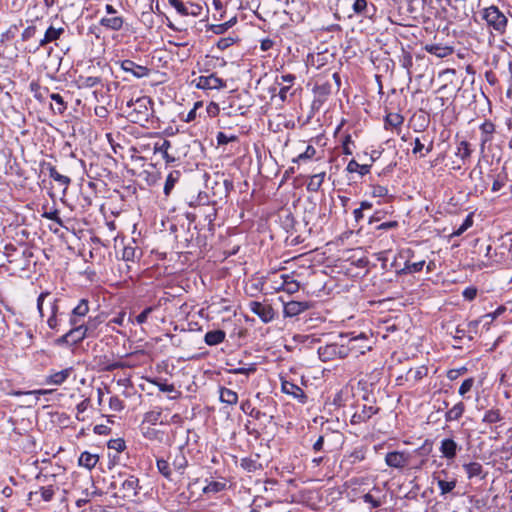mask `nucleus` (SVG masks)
I'll return each instance as SVG.
<instances>
[{
	"instance_id": "49",
	"label": "nucleus",
	"mask_w": 512,
	"mask_h": 512,
	"mask_svg": "<svg viewBox=\"0 0 512 512\" xmlns=\"http://www.w3.org/2000/svg\"><path fill=\"white\" fill-rule=\"evenodd\" d=\"M424 265H425L424 260H421L418 262L406 261L404 268L401 270V273L412 274V273L420 272L423 269Z\"/></svg>"
},
{
	"instance_id": "54",
	"label": "nucleus",
	"mask_w": 512,
	"mask_h": 512,
	"mask_svg": "<svg viewBox=\"0 0 512 512\" xmlns=\"http://www.w3.org/2000/svg\"><path fill=\"white\" fill-rule=\"evenodd\" d=\"M42 217L54 221L57 225L64 227L63 220L59 216V211L57 209L51 211H45L42 214Z\"/></svg>"
},
{
	"instance_id": "9",
	"label": "nucleus",
	"mask_w": 512,
	"mask_h": 512,
	"mask_svg": "<svg viewBox=\"0 0 512 512\" xmlns=\"http://www.w3.org/2000/svg\"><path fill=\"white\" fill-rule=\"evenodd\" d=\"M447 476L448 473L445 470H441L433 476L434 480L437 482L441 495L452 492L457 484V479L455 477L448 478Z\"/></svg>"
},
{
	"instance_id": "36",
	"label": "nucleus",
	"mask_w": 512,
	"mask_h": 512,
	"mask_svg": "<svg viewBox=\"0 0 512 512\" xmlns=\"http://www.w3.org/2000/svg\"><path fill=\"white\" fill-rule=\"evenodd\" d=\"M141 257V251L134 245L128 244L123 248L122 259L126 262H134Z\"/></svg>"
},
{
	"instance_id": "26",
	"label": "nucleus",
	"mask_w": 512,
	"mask_h": 512,
	"mask_svg": "<svg viewBox=\"0 0 512 512\" xmlns=\"http://www.w3.org/2000/svg\"><path fill=\"white\" fill-rule=\"evenodd\" d=\"M473 150L468 141L462 140L458 143L455 156L459 158L462 164H466L470 160Z\"/></svg>"
},
{
	"instance_id": "40",
	"label": "nucleus",
	"mask_w": 512,
	"mask_h": 512,
	"mask_svg": "<svg viewBox=\"0 0 512 512\" xmlns=\"http://www.w3.org/2000/svg\"><path fill=\"white\" fill-rule=\"evenodd\" d=\"M371 165L359 164L356 160L352 159L348 163L346 170L349 173L358 172L361 176H364L370 172Z\"/></svg>"
},
{
	"instance_id": "62",
	"label": "nucleus",
	"mask_w": 512,
	"mask_h": 512,
	"mask_svg": "<svg viewBox=\"0 0 512 512\" xmlns=\"http://www.w3.org/2000/svg\"><path fill=\"white\" fill-rule=\"evenodd\" d=\"M506 179H507V174H504V175H498V177L493 181V184H492V191L493 192H497L499 191L502 187H504L505 183H506Z\"/></svg>"
},
{
	"instance_id": "21",
	"label": "nucleus",
	"mask_w": 512,
	"mask_h": 512,
	"mask_svg": "<svg viewBox=\"0 0 512 512\" xmlns=\"http://www.w3.org/2000/svg\"><path fill=\"white\" fill-rule=\"evenodd\" d=\"M64 33V27L49 26L45 31L44 37L39 41V46L45 47L49 43L57 41Z\"/></svg>"
},
{
	"instance_id": "15",
	"label": "nucleus",
	"mask_w": 512,
	"mask_h": 512,
	"mask_svg": "<svg viewBox=\"0 0 512 512\" xmlns=\"http://www.w3.org/2000/svg\"><path fill=\"white\" fill-rule=\"evenodd\" d=\"M89 301L88 299H81L79 303L72 309L69 318V324H77V322L82 323L83 318L89 313Z\"/></svg>"
},
{
	"instance_id": "51",
	"label": "nucleus",
	"mask_w": 512,
	"mask_h": 512,
	"mask_svg": "<svg viewBox=\"0 0 512 512\" xmlns=\"http://www.w3.org/2000/svg\"><path fill=\"white\" fill-rule=\"evenodd\" d=\"M428 369L425 366H420L416 369H410L407 372V378L414 381H419L427 375Z\"/></svg>"
},
{
	"instance_id": "6",
	"label": "nucleus",
	"mask_w": 512,
	"mask_h": 512,
	"mask_svg": "<svg viewBox=\"0 0 512 512\" xmlns=\"http://www.w3.org/2000/svg\"><path fill=\"white\" fill-rule=\"evenodd\" d=\"M411 455L407 451H392L385 456L387 466L395 469H403L410 462Z\"/></svg>"
},
{
	"instance_id": "55",
	"label": "nucleus",
	"mask_w": 512,
	"mask_h": 512,
	"mask_svg": "<svg viewBox=\"0 0 512 512\" xmlns=\"http://www.w3.org/2000/svg\"><path fill=\"white\" fill-rule=\"evenodd\" d=\"M315 154L316 149L312 145H308L303 153L299 154L296 158L293 159V162L311 159L315 156Z\"/></svg>"
},
{
	"instance_id": "63",
	"label": "nucleus",
	"mask_w": 512,
	"mask_h": 512,
	"mask_svg": "<svg viewBox=\"0 0 512 512\" xmlns=\"http://www.w3.org/2000/svg\"><path fill=\"white\" fill-rule=\"evenodd\" d=\"M154 307L153 306H149V307H146L137 317H136V322L138 324H143L146 322L148 316L154 311Z\"/></svg>"
},
{
	"instance_id": "59",
	"label": "nucleus",
	"mask_w": 512,
	"mask_h": 512,
	"mask_svg": "<svg viewBox=\"0 0 512 512\" xmlns=\"http://www.w3.org/2000/svg\"><path fill=\"white\" fill-rule=\"evenodd\" d=\"M177 179H178V176H174L173 173H170L167 176L166 181H165V185H164V193L166 195H169V193L173 189Z\"/></svg>"
},
{
	"instance_id": "60",
	"label": "nucleus",
	"mask_w": 512,
	"mask_h": 512,
	"mask_svg": "<svg viewBox=\"0 0 512 512\" xmlns=\"http://www.w3.org/2000/svg\"><path fill=\"white\" fill-rule=\"evenodd\" d=\"M50 296H51L50 292L44 291V292L40 293V295L37 298V310H38V312H39L41 317H44V312H43L44 301L47 298H49Z\"/></svg>"
},
{
	"instance_id": "43",
	"label": "nucleus",
	"mask_w": 512,
	"mask_h": 512,
	"mask_svg": "<svg viewBox=\"0 0 512 512\" xmlns=\"http://www.w3.org/2000/svg\"><path fill=\"white\" fill-rule=\"evenodd\" d=\"M240 466L250 473L262 469V465L258 462V459H253L251 457L243 458L241 460Z\"/></svg>"
},
{
	"instance_id": "46",
	"label": "nucleus",
	"mask_w": 512,
	"mask_h": 512,
	"mask_svg": "<svg viewBox=\"0 0 512 512\" xmlns=\"http://www.w3.org/2000/svg\"><path fill=\"white\" fill-rule=\"evenodd\" d=\"M226 482L221 481H211L204 488V494H216L226 489Z\"/></svg>"
},
{
	"instance_id": "29",
	"label": "nucleus",
	"mask_w": 512,
	"mask_h": 512,
	"mask_svg": "<svg viewBox=\"0 0 512 512\" xmlns=\"http://www.w3.org/2000/svg\"><path fill=\"white\" fill-rule=\"evenodd\" d=\"M72 371L73 369L70 367L61 371L54 372L47 377L46 383L52 385H61L68 379Z\"/></svg>"
},
{
	"instance_id": "64",
	"label": "nucleus",
	"mask_w": 512,
	"mask_h": 512,
	"mask_svg": "<svg viewBox=\"0 0 512 512\" xmlns=\"http://www.w3.org/2000/svg\"><path fill=\"white\" fill-rule=\"evenodd\" d=\"M462 295L463 297L468 300V301H472L476 298L477 296V288L476 287H473V286H469L467 288L464 289V291L462 292Z\"/></svg>"
},
{
	"instance_id": "30",
	"label": "nucleus",
	"mask_w": 512,
	"mask_h": 512,
	"mask_svg": "<svg viewBox=\"0 0 512 512\" xmlns=\"http://www.w3.org/2000/svg\"><path fill=\"white\" fill-rule=\"evenodd\" d=\"M463 469L465 470L469 479L474 477L484 479L486 477V473L483 471V466L478 462L466 463L463 465Z\"/></svg>"
},
{
	"instance_id": "48",
	"label": "nucleus",
	"mask_w": 512,
	"mask_h": 512,
	"mask_svg": "<svg viewBox=\"0 0 512 512\" xmlns=\"http://www.w3.org/2000/svg\"><path fill=\"white\" fill-rule=\"evenodd\" d=\"M51 100L56 103V108L51 106L54 112L58 114H63L67 109V103L64 101L63 97L58 93L50 94Z\"/></svg>"
},
{
	"instance_id": "25",
	"label": "nucleus",
	"mask_w": 512,
	"mask_h": 512,
	"mask_svg": "<svg viewBox=\"0 0 512 512\" xmlns=\"http://www.w3.org/2000/svg\"><path fill=\"white\" fill-rule=\"evenodd\" d=\"M318 355L321 361L328 362L337 358V342L326 344L318 348Z\"/></svg>"
},
{
	"instance_id": "14",
	"label": "nucleus",
	"mask_w": 512,
	"mask_h": 512,
	"mask_svg": "<svg viewBox=\"0 0 512 512\" xmlns=\"http://www.w3.org/2000/svg\"><path fill=\"white\" fill-rule=\"evenodd\" d=\"M296 80V76L293 74H286L277 76L275 84L280 86L278 96L282 102L287 100V94Z\"/></svg>"
},
{
	"instance_id": "58",
	"label": "nucleus",
	"mask_w": 512,
	"mask_h": 512,
	"mask_svg": "<svg viewBox=\"0 0 512 512\" xmlns=\"http://www.w3.org/2000/svg\"><path fill=\"white\" fill-rule=\"evenodd\" d=\"M109 407L112 411L119 412L124 409V403L118 396H112L109 400Z\"/></svg>"
},
{
	"instance_id": "20",
	"label": "nucleus",
	"mask_w": 512,
	"mask_h": 512,
	"mask_svg": "<svg viewBox=\"0 0 512 512\" xmlns=\"http://www.w3.org/2000/svg\"><path fill=\"white\" fill-rule=\"evenodd\" d=\"M59 301L60 300L58 298H51L49 301L50 316L47 319V325L51 330L54 331H59L60 328V321L58 319Z\"/></svg>"
},
{
	"instance_id": "4",
	"label": "nucleus",
	"mask_w": 512,
	"mask_h": 512,
	"mask_svg": "<svg viewBox=\"0 0 512 512\" xmlns=\"http://www.w3.org/2000/svg\"><path fill=\"white\" fill-rule=\"evenodd\" d=\"M169 4L182 16L200 17L204 12L201 4L181 0H168Z\"/></svg>"
},
{
	"instance_id": "5",
	"label": "nucleus",
	"mask_w": 512,
	"mask_h": 512,
	"mask_svg": "<svg viewBox=\"0 0 512 512\" xmlns=\"http://www.w3.org/2000/svg\"><path fill=\"white\" fill-rule=\"evenodd\" d=\"M71 328L63 334L59 339V343H67L71 345H76L80 342H82L84 339L88 338L87 336H84V328L83 324L77 322V324H69Z\"/></svg>"
},
{
	"instance_id": "24",
	"label": "nucleus",
	"mask_w": 512,
	"mask_h": 512,
	"mask_svg": "<svg viewBox=\"0 0 512 512\" xmlns=\"http://www.w3.org/2000/svg\"><path fill=\"white\" fill-rule=\"evenodd\" d=\"M171 146L172 145L169 140L163 139L154 144V153H160L166 163H174L176 161V157L169 152Z\"/></svg>"
},
{
	"instance_id": "37",
	"label": "nucleus",
	"mask_w": 512,
	"mask_h": 512,
	"mask_svg": "<svg viewBox=\"0 0 512 512\" xmlns=\"http://www.w3.org/2000/svg\"><path fill=\"white\" fill-rule=\"evenodd\" d=\"M219 393V399L222 403L235 405L238 402V394L231 389L221 387Z\"/></svg>"
},
{
	"instance_id": "57",
	"label": "nucleus",
	"mask_w": 512,
	"mask_h": 512,
	"mask_svg": "<svg viewBox=\"0 0 512 512\" xmlns=\"http://www.w3.org/2000/svg\"><path fill=\"white\" fill-rule=\"evenodd\" d=\"M107 446L109 449H113L117 452H122L126 448L125 441L122 438L109 440Z\"/></svg>"
},
{
	"instance_id": "7",
	"label": "nucleus",
	"mask_w": 512,
	"mask_h": 512,
	"mask_svg": "<svg viewBox=\"0 0 512 512\" xmlns=\"http://www.w3.org/2000/svg\"><path fill=\"white\" fill-rule=\"evenodd\" d=\"M348 338L349 344L351 345L353 354H355V356L363 355L372 349V344L369 337L363 332L357 336H348Z\"/></svg>"
},
{
	"instance_id": "50",
	"label": "nucleus",
	"mask_w": 512,
	"mask_h": 512,
	"mask_svg": "<svg viewBox=\"0 0 512 512\" xmlns=\"http://www.w3.org/2000/svg\"><path fill=\"white\" fill-rule=\"evenodd\" d=\"M101 79L99 77L89 76L83 77L80 76L78 79V84L80 88H92L100 84Z\"/></svg>"
},
{
	"instance_id": "16",
	"label": "nucleus",
	"mask_w": 512,
	"mask_h": 512,
	"mask_svg": "<svg viewBox=\"0 0 512 512\" xmlns=\"http://www.w3.org/2000/svg\"><path fill=\"white\" fill-rule=\"evenodd\" d=\"M103 317L101 315H96L94 317L89 316L87 321H83L84 328V336L88 338H97L99 336L98 328L103 323Z\"/></svg>"
},
{
	"instance_id": "22",
	"label": "nucleus",
	"mask_w": 512,
	"mask_h": 512,
	"mask_svg": "<svg viewBox=\"0 0 512 512\" xmlns=\"http://www.w3.org/2000/svg\"><path fill=\"white\" fill-rule=\"evenodd\" d=\"M439 449L443 457L452 460L456 457L459 446L453 439L445 438L441 441Z\"/></svg>"
},
{
	"instance_id": "44",
	"label": "nucleus",
	"mask_w": 512,
	"mask_h": 512,
	"mask_svg": "<svg viewBox=\"0 0 512 512\" xmlns=\"http://www.w3.org/2000/svg\"><path fill=\"white\" fill-rule=\"evenodd\" d=\"M473 223V213H470L466 216L463 223L451 233L450 238L461 236L465 231L472 227Z\"/></svg>"
},
{
	"instance_id": "33",
	"label": "nucleus",
	"mask_w": 512,
	"mask_h": 512,
	"mask_svg": "<svg viewBox=\"0 0 512 512\" xmlns=\"http://www.w3.org/2000/svg\"><path fill=\"white\" fill-rule=\"evenodd\" d=\"M99 461V456L97 454H92L88 451H84L81 453L78 464L82 467H85L89 470L93 469Z\"/></svg>"
},
{
	"instance_id": "53",
	"label": "nucleus",
	"mask_w": 512,
	"mask_h": 512,
	"mask_svg": "<svg viewBox=\"0 0 512 512\" xmlns=\"http://www.w3.org/2000/svg\"><path fill=\"white\" fill-rule=\"evenodd\" d=\"M161 410H152L145 414L144 421L152 425H156L161 418Z\"/></svg>"
},
{
	"instance_id": "17",
	"label": "nucleus",
	"mask_w": 512,
	"mask_h": 512,
	"mask_svg": "<svg viewBox=\"0 0 512 512\" xmlns=\"http://www.w3.org/2000/svg\"><path fill=\"white\" fill-rule=\"evenodd\" d=\"M281 390L283 393L293 396L302 404L307 401V396L303 389L288 380H282Z\"/></svg>"
},
{
	"instance_id": "35",
	"label": "nucleus",
	"mask_w": 512,
	"mask_h": 512,
	"mask_svg": "<svg viewBox=\"0 0 512 512\" xmlns=\"http://www.w3.org/2000/svg\"><path fill=\"white\" fill-rule=\"evenodd\" d=\"M39 493L42 500L49 502L54 497L55 489L52 485L40 487L39 491H31L29 493V500H32L34 497L38 496Z\"/></svg>"
},
{
	"instance_id": "27",
	"label": "nucleus",
	"mask_w": 512,
	"mask_h": 512,
	"mask_svg": "<svg viewBox=\"0 0 512 512\" xmlns=\"http://www.w3.org/2000/svg\"><path fill=\"white\" fill-rule=\"evenodd\" d=\"M124 19L120 16H105L100 19V25L112 30V31H118L123 27Z\"/></svg>"
},
{
	"instance_id": "11",
	"label": "nucleus",
	"mask_w": 512,
	"mask_h": 512,
	"mask_svg": "<svg viewBox=\"0 0 512 512\" xmlns=\"http://www.w3.org/2000/svg\"><path fill=\"white\" fill-rule=\"evenodd\" d=\"M196 86L199 89H221L226 86L225 81L222 78L216 76V74L212 73L207 76H200L197 78Z\"/></svg>"
},
{
	"instance_id": "28",
	"label": "nucleus",
	"mask_w": 512,
	"mask_h": 512,
	"mask_svg": "<svg viewBox=\"0 0 512 512\" xmlns=\"http://www.w3.org/2000/svg\"><path fill=\"white\" fill-rule=\"evenodd\" d=\"M169 458H172V466L174 470L181 475L184 474L185 469L188 466V460L182 449H179L173 457L170 455Z\"/></svg>"
},
{
	"instance_id": "1",
	"label": "nucleus",
	"mask_w": 512,
	"mask_h": 512,
	"mask_svg": "<svg viewBox=\"0 0 512 512\" xmlns=\"http://www.w3.org/2000/svg\"><path fill=\"white\" fill-rule=\"evenodd\" d=\"M151 105V99L146 96L139 97L136 100L131 99L127 102L124 112L131 122L144 126L151 115Z\"/></svg>"
},
{
	"instance_id": "8",
	"label": "nucleus",
	"mask_w": 512,
	"mask_h": 512,
	"mask_svg": "<svg viewBox=\"0 0 512 512\" xmlns=\"http://www.w3.org/2000/svg\"><path fill=\"white\" fill-rule=\"evenodd\" d=\"M352 11L355 15L372 20L377 12L376 6L367 0H354Z\"/></svg>"
},
{
	"instance_id": "52",
	"label": "nucleus",
	"mask_w": 512,
	"mask_h": 512,
	"mask_svg": "<svg viewBox=\"0 0 512 512\" xmlns=\"http://www.w3.org/2000/svg\"><path fill=\"white\" fill-rule=\"evenodd\" d=\"M314 92L319 97L326 98L328 95L331 94V84L329 82L318 84L314 87Z\"/></svg>"
},
{
	"instance_id": "45",
	"label": "nucleus",
	"mask_w": 512,
	"mask_h": 512,
	"mask_svg": "<svg viewBox=\"0 0 512 512\" xmlns=\"http://www.w3.org/2000/svg\"><path fill=\"white\" fill-rule=\"evenodd\" d=\"M404 118L398 113H389L385 117V128H397L402 125Z\"/></svg>"
},
{
	"instance_id": "2",
	"label": "nucleus",
	"mask_w": 512,
	"mask_h": 512,
	"mask_svg": "<svg viewBox=\"0 0 512 512\" xmlns=\"http://www.w3.org/2000/svg\"><path fill=\"white\" fill-rule=\"evenodd\" d=\"M481 15L482 19L486 22L487 27L494 31L496 35L502 36L506 33L509 20L498 6L491 5L483 8Z\"/></svg>"
},
{
	"instance_id": "10",
	"label": "nucleus",
	"mask_w": 512,
	"mask_h": 512,
	"mask_svg": "<svg viewBox=\"0 0 512 512\" xmlns=\"http://www.w3.org/2000/svg\"><path fill=\"white\" fill-rule=\"evenodd\" d=\"M249 307L250 310L256 314L264 323H269L274 319V310L270 305L252 301L250 302Z\"/></svg>"
},
{
	"instance_id": "39",
	"label": "nucleus",
	"mask_w": 512,
	"mask_h": 512,
	"mask_svg": "<svg viewBox=\"0 0 512 512\" xmlns=\"http://www.w3.org/2000/svg\"><path fill=\"white\" fill-rule=\"evenodd\" d=\"M156 467L158 472L167 480H172V469L168 460L163 458L156 459Z\"/></svg>"
},
{
	"instance_id": "3",
	"label": "nucleus",
	"mask_w": 512,
	"mask_h": 512,
	"mask_svg": "<svg viewBox=\"0 0 512 512\" xmlns=\"http://www.w3.org/2000/svg\"><path fill=\"white\" fill-rule=\"evenodd\" d=\"M113 479L110 487L113 489L119 487L123 499L132 500L138 496L139 490L141 489L138 477L120 472L117 476H113Z\"/></svg>"
},
{
	"instance_id": "18",
	"label": "nucleus",
	"mask_w": 512,
	"mask_h": 512,
	"mask_svg": "<svg viewBox=\"0 0 512 512\" xmlns=\"http://www.w3.org/2000/svg\"><path fill=\"white\" fill-rule=\"evenodd\" d=\"M310 307L309 302L292 300L284 304L283 312L286 317H294L308 310Z\"/></svg>"
},
{
	"instance_id": "41",
	"label": "nucleus",
	"mask_w": 512,
	"mask_h": 512,
	"mask_svg": "<svg viewBox=\"0 0 512 512\" xmlns=\"http://www.w3.org/2000/svg\"><path fill=\"white\" fill-rule=\"evenodd\" d=\"M426 50L429 53L436 55L437 57H440V58H444L452 53L451 47H448V46L443 47V46H440L437 44L426 46Z\"/></svg>"
},
{
	"instance_id": "31",
	"label": "nucleus",
	"mask_w": 512,
	"mask_h": 512,
	"mask_svg": "<svg viewBox=\"0 0 512 512\" xmlns=\"http://www.w3.org/2000/svg\"><path fill=\"white\" fill-rule=\"evenodd\" d=\"M226 333L221 329L208 331L205 334L204 341L209 346H215L222 343L225 340Z\"/></svg>"
},
{
	"instance_id": "38",
	"label": "nucleus",
	"mask_w": 512,
	"mask_h": 512,
	"mask_svg": "<svg viewBox=\"0 0 512 512\" xmlns=\"http://www.w3.org/2000/svg\"><path fill=\"white\" fill-rule=\"evenodd\" d=\"M48 171L49 177L64 186V190L68 188L71 183V179L68 176L60 174L54 166H49Z\"/></svg>"
},
{
	"instance_id": "19",
	"label": "nucleus",
	"mask_w": 512,
	"mask_h": 512,
	"mask_svg": "<svg viewBox=\"0 0 512 512\" xmlns=\"http://www.w3.org/2000/svg\"><path fill=\"white\" fill-rule=\"evenodd\" d=\"M299 283L288 274L281 275V282L279 285H273L272 288L276 291L283 290L289 294L296 293L299 290Z\"/></svg>"
},
{
	"instance_id": "56",
	"label": "nucleus",
	"mask_w": 512,
	"mask_h": 512,
	"mask_svg": "<svg viewBox=\"0 0 512 512\" xmlns=\"http://www.w3.org/2000/svg\"><path fill=\"white\" fill-rule=\"evenodd\" d=\"M256 371V364H249L246 367H238L234 369H230L229 373L232 374H243L246 376H249L250 374L254 373Z\"/></svg>"
},
{
	"instance_id": "34",
	"label": "nucleus",
	"mask_w": 512,
	"mask_h": 512,
	"mask_svg": "<svg viewBox=\"0 0 512 512\" xmlns=\"http://www.w3.org/2000/svg\"><path fill=\"white\" fill-rule=\"evenodd\" d=\"M464 412L465 404L463 402H458L445 413V421H457L463 416Z\"/></svg>"
},
{
	"instance_id": "23",
	"label": "nucleus",
	"mask_w": 512,
	"mask_h": 512,
	"mask_svg": "<svg viewBox=\"0 0 512 512\" xmlns=\"http://www.w3.org/2000/svg\"><path fill=\"white\" fill-rule=\"evenodd\" d=\"M481 137L480 148L484 151L485 145L492 141L495 132V125L491 121H485L480 125Z\"/></svg>"
},
{
	"instance_id": "12",
	"label": "nucleus",
	"mask_w": 512,
	"mask_h": 512,
	"mask_svg": "<svg viewBox=\"0 0 512 512\" xmlns=\"http://www.w3.org/2000/svg\"><path fill=\"white\" fill-rule=\"evenodd\" d=\"M379 407L375 405L363 404L360 410H357L351 417V424L356 425L368 421L373 415L379 412Z\"/></svg>"
},
{
	"instance_id": "32",
	"label": "nucleus",
	"mask_w": 512,
	"mask_h": 512,
	"mask_svg": "<svg viewBox=\"0 0 512 512\" xmlns=\"http://www.w3.org/2000/svg\"><path fill=\"white\" fill-rule=\"evenodd\" d=\"M341 343H337V358H346L353 354L351 345L349 344L348 334H340Z\"/></svg>"
},
{
	"instance_id": "47",
	"label": "nucleus",
	"mask_w": 512,
	"mask_h": 512,
	"mask_svg": "<svg viewBox=\"0 0 512 512\" xmlns=\"http://www.w3.org/2000/svg\"><path fill=\"white\" fill-rule=\"evenodd\" d=\"M503 420V416L499 409H490L488 410L482 421L487 424H494Z\"/></svg>"
},
{
	"instance_id": "61",
	"label": "nucleus",
	"mask_w": 512,
	"mask_h": 512,
	"mask_svg": "<svg viewBox=\"0 0 512 512\" xmlns=\"http://www.w3.org/2000/svg\"><path fill=\"white\" fill-rule=\"evenodd\" d=\"M474 385V379L473 378H467L465 379L460 388H459V394L461 396H464L467 392H469L471 390V388L473 387Z\"/></svg>"
},
{
	"instance_id": "13",
	"label": "nucleus",
	"mask_w": 512,
	"mask_h": 512,
	"mask_svg": "<svg viewBox=\"0 0 512 512\" xmlns=\"http://www.w3.org/2000/svg\"><path fill=\"white\" fill-rule=\"evenodd\" d=\"M120 66L123 71L132 74L135 78H144L150 74V69L148 67L138 65L129 59L123 60Z\"/></svg>"
},
{
	"instance_id": "42",
	"label": "nucleus",
	"mask_w": 512,
	"mask_h": 512,
	"mask_svg": "<svg viewBox=\"0 0 512 512\" xmlns=\"http://www.w3.org/2000/svg\"><path fill=\"white\" fill-rule=\"evenodd\" d=\"M324 178H325V172H321V173L311 176V178L307 184V190L311 191V192H317L320 189V187L322 186Z\"/></svg>"
}]
</instances>
